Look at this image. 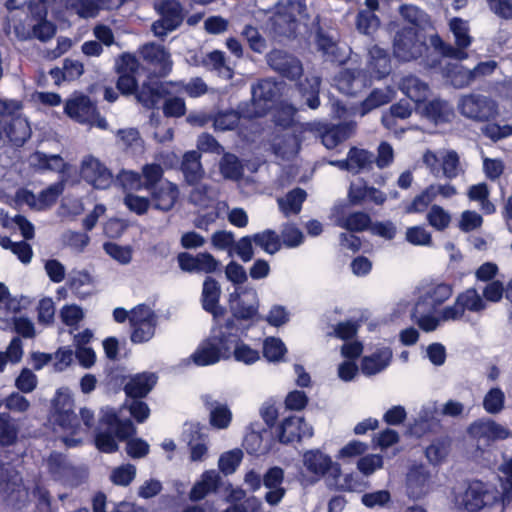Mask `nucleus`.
Instances as JSON below:
<instances>
[{"label":"nucleus","instance_id":"1","mask_svg":"<svg viewBox=\"0 0 512 512\" xmlns=\"http://www.w3.org/2000/svg\"><path fill=\"white\" fill-rule=\"evenodd\" d=\"M501 495L481 481H473L467 486L453 489L451 502L456 509L466 512H479L490 507L498 500L502 503V512L512 502V458H505L498 468Z\"/></svg>","mask_w":512,"mask_h":512},{"label":"nucleus","instance_id":"2","mask_svg":"<svg viewBox=\"0 0 512 512\" xmlns=\"http://www.w3.org/2000/svg\"><path fill=\"white\" fill-rule=\"evenodd\" d=\"M57 0H7L10 21L20 40L37 38L46 41L56 32L55 25L46 19L48 6Z\"/></svg>","mask_w":512,"mask_h":512},{"label":"nucleus","instance_id":"3","mask_svg":"<svg viewBox=\"0 0 512 512\" xmlns=\"http://www.w3.org/2000/svg\"><path fill=\"white\" fill-rule=\"evenodd\" d=\"M453 294V286L440 281L422 283L417 288V300L415 302L412 317L418 326L425 332H431L438 328L441 322V311L435 315L438 307L444 304Z\"/></svg>","mask_w":512,"mask_h":512},{"label":"nucleus","instance_id":"4","mask_svg":"<svg viewBox=\"0 0 512 512\" xmlns=\"http://www.w3.org/2000/svg\"><path fill=\"white\" fill-rule=\"evenodd\" d=\"M391 71L390 59L387 52L375 45L369 50L367 72L352 68L342 69L334 78L337 89L347 95H355L371 84L372 80H381Z\"/></svg>","mask_w":512,"mask_h":512},{"label":"nucleus","instance_id":"5","mask_svg":"<svg viewBox=\"0 0 512 512\" xmlns=\"http://www.w3.org/2000/svg\"><path fill=\"white\" fill-rule=\"evenodd\" d=\"M48 421L65 446L76 447L81 443V439L75 436L82 427L74 413V400L68 389L57 390L51 401Z\"/></svg>","mask_w":512,"mask_h":512},{"label":"nucleus","instance_id":"6","mask_svg":"<svg viewBox=\"0 0 512 512\" xmlns=\"http://www.w3.org/2000/svg\"><path fill=\"white\" fill-rule=\"evenodd\" d=\"M20 110V102L0 98V144L8 139L21 146L30 138V125L26 118L18 115Z\"/></svg>","mask_w":512,"mask_h":512},{"label":"nucleus","instance_id":"7","mask_svg":"<svg viewBox=\"0 0 512 512\" xmlns=\"http://www.w3.org/2000/svg\"><path fill=\"white\" fill-rule=\"evenodd\" d=\"M102 425H106L105 432H99L95 438L97 448L105 453H112L118 449L116 438L124 440L136 433V428L130 420H121L112 409L103 411Z\"/></svg>","mask_w":512,"mask_h":512},{"label":"nucleus","instance_id":"8","mask_svg":"<svg viewBox=\"0 0 512 512\" xmlns=\"http://www.w3.org/2000/svg\"><path fill=\"white\" fill-rule=\"evenodd\" d=\"M468 435L473 439L478 450H485L494 442L505 440L512 436L510 429L490 418H482L472 422Z\"/></svg>","mask_w":512,"mask_h":512},{"label":"nucleus","instance_id":"9","mask_svg":"<svg viewBox=\"0 0 512 512\" xmlns=\"http://www.w3.org/2000/svg\"><path fill=\"white\" fill-rule=\"evenodd\" d=\"M486 309V302L474 288H468L459 293L452 305L441 310V319L444 322L463 319L465 312L480 313Z\"/></svg>","mask_w":512,"mask_h":512},{"label":"nucleus","instance_id":"10","mask_svg":"<svg viewBox=\"0 0 512 512\" xmlns=\"http://www.w3.org/2000/svg\"><path fill=\"white\" fill-rule=\"evenodd\" d=\"M279 92L278 85L271 80H262L252 88L251 102L240 108L243 117L255 118L264 115L271 109Z\"/></svg>","mask_w":512,"mask_h":512},{"label":"nucleus","instance_id":"11","mask_svg":"<svg viewBox=\"0 0 512 512\" xmlns=\"http://www.w3.org/2000/svg\"><path fill=\"white\" fill-rule=\"evenodd\" d=\"M436 487V474H432L423 464L412 465L405 480L406 494L410 499L420 500L434 491Z\"/></svg>","mask_w":512,"mask_h":512},{"label":"nucleus","instance_id":"12","mask_svg":"<svg viewBox=\"0 0 512 512\" xmlns=\"http://www.w3.org/2000/svg\"><path fill=\"white\" fill-rule=\"evenodd\" d=\"M458 109L464 117L475 121H488L498 115L496 102L481 94L462 96L458 102Z\"/></svg>","mask_w":512,"mask_h":512},{"label":"nucleus","instance_id":"13","mask_svg":"<svg viewBox=\"0 0 512 512\" xmlns=\"http://www.w3.org/2000/svg\"><path fill=\"white\" fill-rule=\"evenodd\" d=\"M309 17L307 0H289L287 3H281L273 16L275 28L283 34H290L295 30V22L298 19Z\"/></svg>","mask_w":512,"mask_h":512},{"label":"nucleus","instance_id":"14","mask_svg":"<svg viewBox=\"0 0 512 512\" xmlns=\"http://www.w3.org/2000/svg\"><path fill=\"white\" fill-rule=\"evenodd\" d=\"M129 320L132 327V342L143 343L154 336L157 320L149 306L138 305L132 309Z\"/></svg>","mask_w":512,"mask_h":512},{"label":"nucleus","instance_id":"15","mask_svg":"<svg viewBox=\"0 0 512 512\" xmlns=\"http://www.w3.org/2000/svg\"><path fill=\"white\" fill-rule=\"evenodd\" d=\"M161 18L152 24V31L157 37H164L177 29L183 21L182 8L176 0H162L156 4Z\"/></svg>","mask_w":512,"mask_h":512},{"label":"nucleus","instance_id":"16","mask_svg":"<svg viewBox=\"0 0 512 512\" xmlns=\"http://www.w3.org/2000/svg\"><path fill=\"white\" fill-rule=\"evenodd\" d=\"M426 46L418 37L415 28L404 29L398 32L393 43L394 56L403 62H408L420 57Z\"/></svg>","mask_w":512,"mask_h":512},{"label":"nucleus","instance_id":"17","mask_svg":"<svg viewBox=\"0 0 512 512\" xmlns=\"http://www.w3.org/2000/svg\"><path fill=\"white\" fill-rule=\"evenodd\" d=\"M230 309L235 318L250 320L258 312L259 300L255 289L238 287L229 298Z\"/></svg>","mask_w":512,"mask_h":512},{"label":"nucleus","instance_id":"18","mask_svg":"<svg viewBox=\"0 0 512 512\" xmlns=\"http://www.w3.org/2000/svg\"><path fill=\"white\" fill-rule=\"evenodd\" d=\"M26 497L27 491L19 474L9 467L0 465V503L14 505Z\"/></svg>","mask_w":512,"mask_h":512},{"label":"nucleus","instance_id":"19","mask_svg":"<svg viewBox=\"0 0 512 512\" xmlns=\"http://www.w3.org/2000/svg\"><path fill=\"white\" fill-rule=\"evenodd\" d=\"M80 175L96 189H106L113 182V176L109 169L92 155H87L82 159Z\"/></svg>","mask_w":512,"mask_h":512},{"label":"nucleus","instance_id":"20","mask_svg":"<svg viewBox=\"0 0 512 512\" xmlns=\"http://www.w3.org/2000/svg\"><path fill=\"white\" fill-rule=\"evenodd\" d=\"M303 467L312 476V482L318 481L325 473L330 472L333 477L341 474L340 466L333 463L331 458L319 450H309L303 454Z\"/></svg>","mask_w":512,"mask_h":512},{"label":"nucleus","instance_id":"21","mask_svg":"<svg viewBox=\"0 0 512 512\" xmlns=\"http://www.w3.org/2000/svg\"><path fill=\"white\" fill-rule=\"evenodd\" d=\"M64 190V183L58 182L50 185L38 195L31 191L21 189L16 193V200L20 204H27L34 210H44L52 206Z\"/></svg>","mask_w":512,"mask_h":512},{"label":"nucleus","instance_id":"22","mask_svg":"<svg viewBox=\"0 0 512 512\" xmlns=\"http://www.w3.org/2000/svg\"><path fill=\"white\" fill-rule=\"evenodd\" d=\"M234 329V320L229 319L224 325L214 327L208 337L216 346V352L219 354L221 360H229L232 358V350L237 337Z\"/></svg>","mask_w":512,"mask_h":512},{"label":"nucleus","instance_id":"23","mask_svg":"<svg viewBox=\"0 0 512 512\" xmlns=\"http://www.w3.org/2000/svg\"><path fill=\"white\" fill-rule=\"evenodd\" d=\"M438 405L434 401L424 403L417 413V417L410 425L409 431L412 435L421 437L432 431L439 425Z\"/></svg>","mask_w":512,"mask_h":512},{"label":"nucleus","instance_id":"24","mask_svg":"<svg viewBox=\"0 0 512 512\" xmlns=\"http://www.w3.org/2000/svg\"><path fill=\"white\" fill-rule=\"evenodd\" d=\"M149 191L152 206L163 212L170 211L179 197L177 185L168 180L160 182Z\"/></svg>","mask_w":512,"mask_h":512},{"label":"nucleus","instance_id":"25","mask_svg":"<svg viewBox=\"0 0 512 512\" xmlns=\"http://www.w3.org/2000/svg\"><path fill=\"white\" fill-rule=\"evenodd\" d=\"M267 60L272 69L287 78L296 79L302 73L300 62L295 57L283 51H271L267 56Z\"/></svg>","mask_w":512,"mask_h":512},{"label":"nucleus","instance_id":"26","mask_svg":"<svg viewBox=\"0 0 512 512\" xmlns=\"http://www.w3.org/2000/svg\"><path fill=\"white\" fill-rule=\"evenodd\" d=\"M142 58L160 75H166L172 67L170 54L166 49L155 43H148L141 48Z\"/></svg>","mask_w":512,"mask_h":512},{"label":"nucleus","instance_id":"27","mask_svg":"<svg viewBox=\"0 0 512 512\" xmlns=\"http://www.w3.org/2000/svg\"><path fill=\"white\" fill-rule=\"evenodd\" d=\"M95 104L89 97L75 95L65 104V113L75 121L86 124L95 117Z\"/></svg>","mask_w":512,"mask_h":512},{"label":"nucleus","instance_id":"28","mask_svg":"<svg viewBox=\"0 0 512 512\" xmlns=\"http://www.w3.org/2000/svg\"><path fill=\"white\" fill-rule=\"evenodd\" d=\"M313 429L301 417H288L279 427V440L282 443H290L304 437H311Z\"/></svg>","mask_w":512,"mask_h":512},{"label":"nucleus","instance_id":"29","mask_svg":"<svg viewBox=\"0 0 512 512\" xmlns=\"http://www.w3.org/2000/svg\"><path fill=\"white\" fill-rule=\"evenodd\" d=\"M204 405L209 412V423L218 430L227 429L232 422V412L227 404L221 403L211 395L202 397Z\"/></svg>","mask_w":512,"mask_h":512},{"label":"nucleus","instance_id":"30","mask_svg":"<svg viewBox=\"0 0 512 512\" xmlns=\"http://www.w3.org/2000/svg\"><path fill=\"white\" fill-rule=\"evenodd\" d=\"M191 63L215 71L223 78L231 79L233 77V71L227 65L225 54L222 51L214 50L200 57L195 56Z\"/></svg>","mask_w":512,"mask_h":512},{"label":"nucleus","instance_id":"31","mask_svg":"<svg viewBox=\"0 0 512 512\" xmlns=\"http://www.w3.org/2000/svg\"><path fill=\"white\" fill-rule=\"evenodd\" d=\"M172 84L152 82L144 84L137 93V100L146 108H155L161 99L171 92Z\"/></svg>","mask_w":512,"mask_h":512},{"label":"nucleus","instance_id":"32","mask_svg":"<svg viewBox=\"0 0 512 512\" xmlns=\"http://www.w3.org/2000/svg\"><path fill=\"white\" fill-rule=\"evenodd\" d=\"M398 87L403 94L416 104L424 101L429 95V86L414 75H406L401 78Z\"/></svg>","mask_w":512,"mask_h":512},{"label":"nucleus","instance_id":"33","mask_svg":"<svg viewBox=\"0 0 512 512\" xmlns=\"http://www.w3.org/2000/svg\"><path fill=\"white\" fill-rule=\"evenodd\" d=\"M156 376L153 373H141L133 376L125 385V392L130 398L145 397L156 384Z\"/></svg>","mask_w":512,"mask_h":512},{"label":"nucleus","instance_id":"34","mask_svg":"<svg viewBox=\"0 0 512 512\" xmlns=\"http://www.w3.org/2000/svg\"><path fill=\"white\" fill-rule=\"evenodd\" d=\"M369 10H362L358 13L356 27L358 31L365 35H373L380 26L378 17L373 11L378 9V0H365Z\"/></svg>","mask_w":512,"mask_h":512},{"label":"nucleus","instance_id":"35","mask_svg":"<svg viewBox=\"0 0 512 512\" xmlns=\"http://www.w3.org/2000/svg\"><path fill=\"white\" fill-rule=\"evenodd\" d=\"M355 127V123L348 122L326 128L321 134L323 145L327 149L335 148L339 143L348 139L354 133Z\"/></svg>","mask_w":512,"mask_h":512},{"label":"nucleus","instance_id":"36","mask_svg":"<svg viewBox=\"0 0 512 512\" xmlns=\"http://www.w3.org/2000/svg\"><path fill=\"white\" fill-rule=\"evenodd\" d=\"M220 297V287L217 281L207 277L203 283L202 304L203 308L212 313L215 319L222 314V309L218 306Z\"/></svg>","mask_w":512,"mask_h":512},{"label":"nucleus","instance_id":"37","mask_svg":"<svg viewBox=\"0 0 512 512\" xmlns=\"http://www.w3.org/2000/svg\"><path fill=\"white\" fill-rule=\"evenodd\" d=\"M392 352L389 348H381L362 360L361 371L365 375H375L384 370L390 363Z\"/></svg>","mask_w":512,"mask_h":512},{"label":"nucleus","instance_id":"38","mask_svg":"<svg viewBox=\"0 0 512 512\" xmlns=\"http://www.w3.org/2000/svg\"><path fill=\"white\" fill-rule=\"evenodd\" d=\"M181 169L189 185L197 184L204 175V170L200 163V154L196 151L186 152L183 156Z\"/></svg>","mask_w":512,"mask_h":512},{"label":"nucleus","instance_id":"39","mask_svg":"<svg viewBox=\"0 0 512 512\" xmlns=\"http://www.w3.org/2000/svg\"><path fill=\"white\" fill-rule=\"evenodd\" d=\"M317 46L327 60L336 63H344L348 57V49L341 48L338 44L329 36H326L322 32L317 34Z\"/></svg>","mask_w":512,"mask_h":512},{"label":"nucleus","instance_id":"40","mask_svg":"<svg viewBox=\"0 0 512 512\" xmlns=\"http://www.w3.org/2000/svg\"><path fill=\"white\" fill-rule=\"evenodd\" d=\"M442 73L456 88L465 87L474 81L472 70L466 69L458 63L442 64Z\"/></svg>","mask_w":512,"mask_h":512},{"label":"nucleus","instance_id":"41","mask_svg":"<svg viewBox=\"0 0 512 512\" xmlns=\"http://www.w3.org/2000/svg\"><path fill=\"white\" fill-rule=\"evenodd\" d=\"M219 474L214 470L205 471L201 479L197 481L190 491V499L193 501L201 500L206 495L214 492L219 484Z\"/></svg>","mask_w":512,"mask_h":512},{"label":"nucleus","instance_id":"42","mask_svg":"<svg viewBox=\"0 0 512 512\" xmlns=\"http://www.w3.org/2000/svg\"><path fill=\"white\" fill-rule=\"evenodd\" d=\"M421 115L438 124L449 121L453 116V109L446 101L433 100L421 109Z\"/></svg>","mask_w":512,"mask_h":512},{"label":"nucleus","instance_id":"43","mask_svg":"<svg viewBox=\"0 0 512 512\" xmlns=\"http://www.w3.org/2000/svg\"><path fill=\"white\" fill-rule=\"evenodd\" d=\"M395 96V91L391 87H385L382 89H374L368 97L360 104L359 114L364 116L370 111L387 104Z\"/></svg>","mask_w":512,"mask_h":512},{"label":"nucleus","instance_id":"44","mask_svg":"<svg viewBox=\"0 0 512 512\" xmlns=\"http://www.w3.org/2000/svg\"><path fill=\"white\" fill-rule=\"evenodd\" d=\"M190 358L197 366L214 365L221 361L219 354L216 352V346L209 338L200 343Z\"/></svg>","mask_w":512,"mask_h":512},{"label":"nucleus","instance_id":"45","mask_svg":"<svg viewBox=\"0 0 512 512\" xmlns=\"http://www.w3.org/2000/svg\"><path fill=\"white\" fill-rule=\"evenodd\" d=\"M350 172L358 174L363 170L371 168L374 163V155L364 149L352 147L348 152Z\"/></svg>","mask_w":512,"mask_h":512},{"label":"nucleus","instance_id":"46","mask_svg":"<svg viewBox=\"0 0 512 512\" xmlns=\"http://www.w3.org/2000/svg\"><path fill=\"white\" fill-rule=\"evenodd\" d=\"M191 439L188 444L190 447V458L192 461H201L208 451V436L201 433L198 426H191Z\"/></svg>","mask_w":512,"mask_h":512},{"label":"nucleus","instance_id":"47","mask_svg":"<svg viewBox=\"0 0 512 512\" xmlns=\"http://www.w3.org/2000/svg\"><path fill=\"white\" fill-rule=\"evenodd\" d=\"M66 10L70 14H76L81 18L96 17L100 6L95 0H65Z\"/></svg>","mask_w":512,"mask_h":512},{"label":"nucleus","instance_id":"48","mask_svg":"<svg viewBox=\"0 0 512 512\" xmlns=\"http://www.w3.org/2000/svg\"><path fill=\"white\" fill-rule=\"evenodd\" d=\"M305 198L306 192L303 189L296 188L290 191L284 198H279L278 205L285 216L298 214L301 211Z\"/></svg>","mask_w":512,"mask_h":512},{"label":"nucleus","instance_id":"49","mask_svg":"<svg viewBox=\"0 0 512 512\" xmlns=\"http://www.w3.org/2000/svg\"><path fill=\"white\" fill-rule=\"evenodd\" d=\"M190 192V201L201 208L212 207L217 198V191L204 184H195Z\"/></svg>","mask_w":512,"mask_h":512},{"label":"nucleus","instance_id":"50","mask_svg":"<svg viewBox=\"0 0 512 512\" xmlns=\"http://www.w3.org/2000/svg\"><path fill=\"white\" fill-rule=\"evenodd\" d=\"M245 448L250 454L262 455L270 449V434L267 431L262 433L251 432L245 438Z\"/></svg>","mask_w":512,"mask_h":512},{"label":"nucleus","instance_id":"51","mask_svg":"<svg viewBox=\"0 0 512 512\" xmlns=\"http://www.w3.org/2000/svg\"><path fill=\"white\" fill-rule=\"evenodd\" d=\"M254 243L268 254H275L281 249L282 242L279 235L270 229L253 235Z\"/></svg>","mask_w":512,"mask_h":512},{"label":"nucleus","instance_id":"52","mask_svg":"<svg viewBox=\"0 0 512 512\" xmlns=\"http://www.w3.org/2000/svg\"><path fill=\"white\" fill-rule=\"evenodd\" d=\"M232 352V357L234 360L245 365H252L260 359L259 351L240 340L238 335L236 337L235 346H233Z\"/></svg>","mask_w":512,"mask_h":512},{"label":"nucleus","instance_id":"53","mask_svg":"<svg viewBox=\"0 0 512 512\" xmlns=\"http://www.w3.org/2000/svg\"><path fill=\"white\" fill-rule=\"evenodd\" d=\"M70 287L80 298L92 293L93 278L87 271H73L70 277Z\"/></svg>","mask_w":512,"mask_h":512},{"label":"nucleus","instance_id":"54","mask_svg":"<svg viewBox=\"0 0 512 512\" xmlns=\"http://www.w3.org/2000/svg\"><path fill=\"white\" fill-rule=\"evenodd\" d=\"M30 163L43 170L61 171L65 167V162L59 155H47L42 152L31 155Z\"/></svg>","mask_w":512,"mask_h":512},{"label":"nucleus","instance_id":"55","mask_svg":"<svg viewBox=\"0 0 512 512\" xmlns=\"http://www.w3.org/2000/svg\"><path fill=\"white\" fill-rule=\"evenodd\" d=\"M449 27L454 35L457 49H465L471 44V37L469 35L468 22L461 18H452L449 21Z\"/></svg>","mask_w":512,"mask_h":512},{"label":"nucleus","instance_id":"56","mask_svg":"<svg viewBox=\"0 0 512 512\" xmlns=\"http://www.w3.org/2000/svg\"><path fill=\"white\" fill-rule=\"evenodd\" d=\"M399 13L405 21L418 28L423 29L430 23L428 15L417 6L411 4L400 6Z\"/></svg>","mask_w":512,"mask_h":512},{"label":"nucleus","instance_id":"57","mask_svg":"<svg viewBox=\"0 0 512 512\" xmlns=\"http://www.w3.org/2000/svg\"><path fill=\"white\" fill-rule=\"evenodd\" d=\"M443 175L449 179L457 177L462 168L458 154L454 150L441 151V167Z\"/></svg>","mask_w":512,"mask_h":512},{"label":"nucleus","instance_id":"58","mask_svg":"<svg viewBox=\"0 0 512 512\" xmlns=\"http://www.w3.org/2000/svg\"><path fill=\"white\" fill-rule=\"evenodd\" d=\"M450 452V440L440 438L433 441L425 450V455L431 464L441 463Z\"/></svg>","mask_w":512,"mask_h":512},{"label":"nucleus","instance_id":"59","mask_svg":"<svg viewBox=\"0 0 512 512\" xmlns=\"http://www.w3.org/2000/svg\"><path fill=\"white\" fill-rule=\"evenodd\" d=\"M19 432L18 425L6 413L0 414V444L9 446L16 442Z\"/></svg>","mask_w":512,"mask_h":512},{"label":"nucleus","instance_id":"60","mask_svg":"<svg viewBox=\"0 0 512 512\" xmlns=\"http://www.w3.org/2000/svg\"><path fill=\"white\" fill-rule=\"evenodd\" d=\"M20 309V302L17 299H8L4 304H0V329H12L13 323L17 319V312Z\"/></svg>","mask_w":512,"mask_h":512},{"label":"nucleus","instance_id":"61","mask_svg":"<svg viewBox=\"0 0 512 512\" xmlns=\"http://www.w3.org/2000/svg\"><path fill=\"white\" fill-rule=\"evenodd\" d=\"M287 352L284 342L280 338L268 337L263 343V355L269 362H279Z\"/></svg>","mask_w":512,"mask_h":512},{"label":"nucleus","instance_id":"62","mask_svg":"<svg viewBox=\"0 0 512 512\" xmlns=\"http://www.w3.org/2000/svg\"><path fill=\"white\" fill-rule=\"evenodd\" d=\"M505 394L500 388H491L483 398V408L489 414H498L504 409Z\"/></svg>","mask_w":512,"mask_h":512},{"label":"nucleus","instance_id":"63","mask_svg":"<svg viewBox=\"0 0 512 512\" xmlns=\"http://www.w3.org/2000/svg\"><path fill=\"white\" fill-rule=\"evenodd\" d=\"M488 194V187L485 183L473 185L468 191L469 198L478 201L486 214H491L495 211V206L488 200Z\"/></svg>","mask_w":512,"mask_h":512},{"label":"nucleus","instance_id":"64","mask_svg":"<svg viewBox=\"0 0 512 512\" xmlns=\"http://www.w3.org/2000/svg\"><path fill=\"white\" fill-rule=\"evenodd\" d=\"M242 458L243 453L240 449L227 451L220 456L218 467L225 475L232 474L240 465Z\"/></svg>","mask_w":512,"mask_h":512}]
</instances>
